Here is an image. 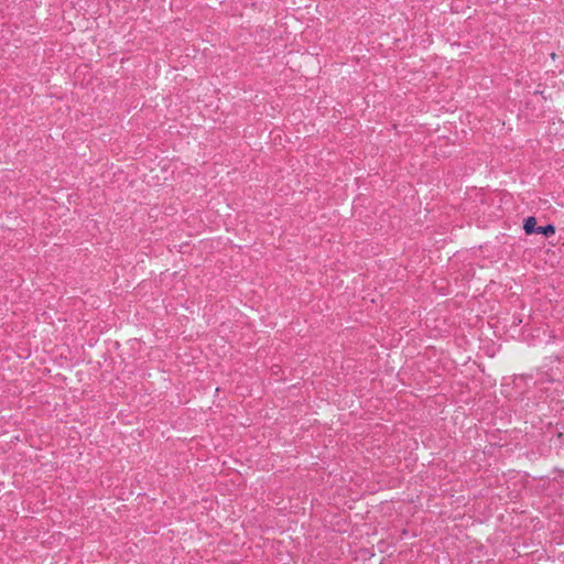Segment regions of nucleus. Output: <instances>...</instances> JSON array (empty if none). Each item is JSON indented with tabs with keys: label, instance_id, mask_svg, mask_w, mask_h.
Segmentation results:
<instances>
[{
	"label": "nucleus",
	"instance_id": "f257e3e1",
	"mask_svg": "<svg viewBox=\"0 0 564 564\" xmlns=\"http://www.w3.org/2000/svg\"><path fill=\"white\" fill-rule=\"evenodd\" d=\"M523 229L527 235H533L538 230L536 219L533 216H529L524 219Z\"/></svg>",
	"mask_w": 564,
	"mask_h": 564
},
{
	"label": "nucleus",
	"instance_id": "f03ea898",
	"mask_svg": "<svg viewBox=\"0 0 564 564\" xmlns=\"http://www.w3.org/2000/svg\"><path fill=\"white\" fill-rule=\"evenodd\" d=\"M535 234L544 235L545 237H550L555 234V227L551 224L545 226H538V230Z\"/></svg>",
	"mask_w": 564,
	"mask_h": 564
}]
</instances>
